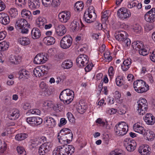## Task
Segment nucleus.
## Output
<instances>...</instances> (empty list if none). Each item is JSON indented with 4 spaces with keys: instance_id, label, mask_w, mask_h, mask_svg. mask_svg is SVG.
I'll use <instances>...</instances> for the list:
<instances>
[{
    "instance_id": "8",
    "label": "nucleus",
    "mask_w": 155,
    "mask_h": 155,
    "mask_svg": "<svg viewBox=\"0 0 155 155\" xmlns=\"http://www.w3.org/2000/svg\"><path fill=\"white\" fill-rule=\"evenodd\" d=\"M72 43V39L69 35L64 37L60 41V46L63 49L69 48Z\"/></svg>"
},
{
    "instance_id": "61",
    "label": "nucleus",
    "mask_w": 155,
    "mask_h": 155,
    "mask_svg": "<svg viewBox=\"0 0 155 155\" xmlns=\"http://www.w3.org/2000/svg\"><path fill=\"white\" fill-rule=\"evenodd\" d=\"M115 97L116 100H117V102L118 103H121V102L119 100V99L121 97V94L118 91H116L115 92Z\"/></svg>"
},
{
    "instance_id": "45",
    "label": "nucleus",
    "mask_w": 155,
    "mask_h": 155,
    "mask_svg": "<svg viewBox=\"0 0 155 155\" xmlns=\"http://www.w3.org/2000/svg\"><path fill=\"white\" fill-rule=\"evenodd\" d=\"M107 11L104 12L101 16V20L104 22H106L108 21V19L109 17V14L108 13Z\"/></svg>"
},
{
    "instance_id": "53",
    "label": "nucleus",
    "mask_w": 155,
    "mask_h": 155,
    "mask_svg": "<svg viewBox=\"0 0 155 155\" xmlns=\"http://www.w3.org/2000/svg\"><path fill=\"white\" fill-rule=\"evenodd\" d=\"M122 41L123 42V44L125 46L128 47L130 45V40L129 38H128L127 37H126V38L124 39L123 41Z\"/></svg>"
},
{
    "instance_id": "40",
    "label": "nucleus",
    "mask_w": 155,
    "mask_h": 155,
    "mask_svg": "<svg viewBox=\"0 0 155 155\" xmlns=\"http://www.w3.org/2000/svg\"><path fill=\"white\" fill-rule=\"evenodd\" d=\"M144 136H147V139L150 141L153 140L155 136V134L153 131L151 130L149 131L148 130H147L146 134Z\"/></svg>"
},
{
    "instance_id": "26",
    "label": "nucleus",
    "mask_w": 155,
    "mask_h": 155,
    "mask_svg": "<svg viewBox=\"0 0 155 155\" xmlns=\"http://www.w3.org/2000/svg\"><path fill=\"white\" fill-rule=\"evenodd\" d=\"M31 34L32 38L35 39L39 38L41 36V33L38 28H34L31 31Z\"/></svg>"
},
{
    "instance_id": "52",
    "label": "nucleus",
    "mask_w": 155,
    "mask_h": 155,
    "mask_svg": "<svg viewBox=\"0 0 155 155\" xmlns=\"http://www.w3.org/2000/svg\"><path fill=\"white\" fill-rule=\"evenodd\" d=\"M60 2L59 0H52L51 5L53 7L55 8L58 7L60 5Z\"/></svg>"
},
{
    "instance_id": "19",
    "label": "nucleus",
    "mask_w": 155,
    "mask_h": 155,
    "mask_svg": "<svg viewBox=\"0 0 155 155\" xmlns=\"http://www.w3.org/2000/svg\"><path fill=\"white\" fill-rule=\"evenodd\" d=\"M150 150L151 149L149 146L145 145L143 147H140L138 151L142 155H149L150 153Z\"/></svg>"
},
{
    "instance_id": "48",
    "label": "nucleus",
    "mask_w": 155,
    "mask_h": 155,
    "mask_svg": "<svg viewBox=\"0 0 155 155\" xmlns=\"http://www.w3.org/2000/svg\"><path fill=\"white\" fill-rule=\"evenodd\" d=\"M26 121L28 123L31 124L32 126H34L35 124V117H30L26 119Z\"/></svg>"
},
{
    "instance_id": "46",
    "label": "nucleus",
    "mask_w": 155,
    "mask_h": 155,
    "mask_svg": "<svg viewBox=\"0 0 155 155\" xmlns=\"http://www.w3.org/2000/svg\"><path fill=\"white\" fill-rule=\"evenodd\" d=\"M18 153L21 155H25L26 152L24 147L21 146H18L17 147Z\"/></svg>"
},
{
    "instance_id": "24",
    "label": "nucleus",
    "mask_w": 155,
    "mask_h": 155,
    "mask_svg": "<svg viewBox=\"0 0 155 155\" xmlns=\"http://www.w3.org/2000/svg\"><path fill=\"white\" fill-rule=\"evenodd\" d=\"M40 5L39 0H29L28 6L32 9H38Z\"/></svg>"
},
{
    "instance_id": "43",
    "label": "nucleus",
    "mask_w": 155,
    "mask_h": 155,
    "mask_svg": "<svg viewBox=\"0 0 155 155\" xmlns=\"http://www.w3.org/2000/svg\"><path fill=\"white\" fill-rule=\"evenodd\" d=\"M9 12L11 17L12 18L15 17L18 14V12L17 9L15 8H11L9 11Z\"/></svg>"
},
{
    "instance_id": "50",
    "label": "nucleus",
    "mask_w": 155,
    "mask_h": 155,
    "mask_svg": "<svg viewBox=\"0 0 155 155\" xmlns=\"http://www.w3.org/2000/svg\"><path fill=\"white\" fill-rule=\"evenodd\" d=\"M26 2V0H15V4L21 7L24 6Z\"/></svg>"
},
{
    "instance_id": "63",
    "label": "nucleus",
    "mask_w": 155,
    "mask_h": 155,
    "mask_svg": "<svg viewBox=\"0 0 155 155\" xmlns=\"http://www.w3.org/2000/svg\"><path fill=\"white\" fill-rule=\"evenodd\" d=\"M6 32L5 31L0 32V41L3 40L6 37Z\"/></svg>"
},
{
    "instance_id": "15",
    "label": "nucleus",
    "mask_w": 155,
    "mask_h": 155,
    "mask_svg": "<svg viewBox=\"0 0 155 155\" xmlns=\"http://www.w3.org/2000/svg\"><path fill=\"white\" fill-rule=\"evenodd\" d=\"M46 67L43 66L41 67H37L33 70L34 74L36 77H40L44 75L46 70Z\"/></svg>"
},
{
    "instance_id": "39",
    "label": "nucleus",
    "mask_w": 155,
    "mask_h": 155,
    "mask_svg": "<svg viewBox=\"0 0 155 155\" xmlns=\"http://www.w3.org/2000/svg\"><path fill=\"white\" fill-rule=\"evenodd\" d=\"M28 137V135L27 134L21 133L17 134L15 137V139L16 140L21 141L24 140Z\"/></svg>"
},
{
    "instance_id": "2",
    "label": "nucleus",
    "mask_w": 155,
    "mask_h": 155,
    "mask_svg": "<svg viewBox=\"0 0 155 155\" xmlns=\"http://www.w3.org/2000/svg\"><path fill=\"white\" fill-rule=\"evenodd\" d=\"M73 137V135L71 130L67 128L61 129L58 133V139L59 142L62 143V142H66L69 143L72 141Z\"/></svg>"
},
{
    "instance_id": "5",
    "label": "nucleus",
    "mask_w": 155,
    "mask_h": 155,
    "mask_svg": "<svg viewBox=\"0 0 155 155\" xmlns=\"http://www.w3.org/2000/svg\"><path fill=\"white\" fill-rule=\"evenodd\" d=\"M128 130V125L124 122L119 123L115 126V131L116 134L119 136H122L125 135Z\"/></svg>"
},
{
    "instance_id": "30",
    "label": "nucleus",
    "mask_w": 155,
    "mask_h": 155,
    "mask_svg": "<svg viewBox=\"0 0 155 155\" xmlns=\"http://www.w3.org/2000/svg\"><path fill=\"white\" fill-rule=\"evenodd\" d=\"M87 108V105L81 101L79 103L77 109L79 113L83 114L86 111Z\"/></svg>"
},
{
    "instance_id": "36",
    "label": "nucleus",
    "mask_w": 155,
    "mask_h": 155,
    "mask_svg": "<svg viewBox=\"0 0 155 155\" xmlns=\"http://www.w3.org/2000/svg\"><path fill=\"white\" fill-rule=\"evenodd\" d=\"M21 15L22 17L25 18L27 19H31V12L28 10L23 9L21 12Z\"/></svg>"
},
{
    "instance_id": "11",
    "label": "nucleus",
    "mask_w": 155,
    "mask_h": 155,
    "mask_svg": "<svg viewBox=\"0 0 155 155\" xmlns=\"http://www.w3.org/2000/svg\"><path fill=\"white\" fill-rule=\"evenodd\" d=\"M47 54L41 53L38 54L35 57L34 62L36 64H43L47 61Z\"/></svg>"
},
{
    "instance_id": "4",
    "label": "nucleus",
    "mask_w": 155,
    "mask_h": 155,
    "mask_svg": "<svg viewBox=\"0 0 155 155\" xmlns=\"http://www.w3.org/2000/svg\"><path fill=\"white\" fill-rule=\"evenodd\" d=\"M133 87L135 91L140 93L146 92L149 89L148 86L142 80H137L134 81Z\"/></svg>"
},
{
    "instance_id": "49",
    "label": "nucleus",
    "mask_w": 155,
    "mask_h": 155,
    "mask_svg": "<svg viewBox=\"0 0 155 155\" xmlns=\"http://www.w3.org/2000/svg\"><path fill=\"white\" fill-rule=\"evenodd\" d=\"M29 112L32 114L39 115L41 114L40 110L38 109H31L29 110Z\"/></svg>"
},
{
    "instance_id": "9",
    "label": "nucleus",
    "mask_w": 155,
    "mask_h": 155,
    "mask_svg": "<svg viewBox=\"0 0 155 155\" xmlns=\"http://www.w3.org/2000/svg\"><path fill=\"white\" fill-rule=\"evenodd\" d=\"M77 65L81 67L86 66L88 64L89 60L87 56L84 54H81L76 59Z\"/></svg>"
},
{
    "instance_id": "20",
    "label": "nucleus",
    "mask_w": 155,
    "mask_h": 155,
    "mask_svg": "<svg viewBox=\"0 0 155 155\" xmlns=\"http://www.w3.org/2000/svg\"><path fill=\"white\" fill-rule=\"evenodd\" d=\"M19 111L17 109L10 111L8 115L9 119L12 120H14L18 118L19 117Z\"/></svg>"
},
{
    "instance_id": "60",
    "label": "nucleus",
    "mask_w": 155,
    "mask_h": 155,
    "mask_svg": "<svg viewBox=\"0 0 155 155\" xmlns=\"http://www.w3.org/2000/svg\"><path fill=\"white\" fill-rule=\"evenodd\" d=\"M31 107L30 104L29 103L26 102L23 104V108L25 110H27L30 109Z\"/></svg>"
},
{
    "instance_id": "47",
    "label": "nucleus",
    "mask_w": 155,
    "mask_h": 155,
    "mask_svg": "<svg viewBox=\"0 0 155 155\" xmlns=\"http://www.w3.org/2000/svg\"><path fill=\"white\" fill-rule=\"evenodd\" d=\"M67 116L69 121L71 123L75 122V119L73 115L71 112H68L67 114Z\"/></svg>"
},
{
    "instance_id": "31",
    "label": "nucleus",
    "mask_w": 155,
    "mask_h": 155,
    "mask_svg": "<svg viewBox=\"0 0 155 155\" xmlns=\"http://www.w3.org/2000/svg\"><path fill=\"white\" fill-rule=\"evenodd\" d=\"M18 74L20 79H27L29 77V72L25 69H22L19 71Z\"/></svg>"
},
{
    "instance_id": "21",
    "label": "nucleus",
    "mask_w": 155,
    "mask_h": 155,
    "mask_svg": "<svg viewBox=\"0 0 155 155\" xmlns=\"http://www.w3.org/2000/svg\"><path fill=\"white\" fill-rule=\"evenodd\" d=\"M27 21L24 18H20L16 21L15 24L16 28L18 30L21 29L24 26L28 24Z\"/></svg>"
},
{
    "instance_id": "22",
    "label": "nucleus",
    "mask_w": 155,
    "mask_h": 155,
    "mask_svg": "<svg viewBox=\"0 0 155 155\" xmlns=\"http://www.w3.org/2000/svg\"><path fill=\"white\" fill-rule=\"evenodd\" d=\"M143 119L146 124L148 125H152L155 122V119L152 114H147Z\"/></svg>"
},
{
    "instance_id": "16",
    "label": "nucleus",
    "mask_w": 155,
    "mask_h": 155,
    "mask_svg": "<svg viewBox=\"0 0 155 155\" xmlns=\"http://www.w3.org/2000/svg\"><path fill=\"white\" fill-rule=\"evenodd\" d=\"M127 36V33L123 31H117L114 34L115 38L119 41H123Z\"/></svg>"
},
{
    "instance_id": "51",
    "label": "nucleus",
    "mask_w": 155,
    "mask_h": 155,
    "mask_svg": "<svg viewBox=\"0 0 155 155\" xmlns=\"http://www.w3.org/2000/svg\"><path fill=\"white\" fill-rule=\"evenodd\" d=\"M43 106L47 107V108H51L53 106V103L52 101H46L44 102Z\"/></svg>"
},
{
    "instance_id": "18",
    "label": "nucleus",
    "mask_w": 155,
    "mask_h": 155,
    "mask_svg": "<svg viewBox=\"0 0 155 155\" xmlns=\"http://www.w3.org/2000/svg\"><path fill=\"white\" fill-rule=\"evenodd\" d=\"M133 129L136 132L142 134L143 135L146 134L147 130L145 129L143 127L140 126L138 123H135L134 125Z\"/></svg>"
},
{
    "instance_id": "17",
    "label": "nucleus",
    "mask_w": 155,
    "mask_h": 155,
    "mask_svg": "<svg viewBox=\"0 0 155 155\" xmlns=\"http://www.w3.org/2000/svg\"><path fill=\"white\" fill-rule=\"evenodd\" d=\"M55 30L56 34L60 36L64 35L67 31V29L65 27L62 25L55 26Z\"/></svg>"
},
{
    "instance_id": "29",
    "label": "nucleus",
    "mask_w": 155,
    "mask_h": 155,
    "mask_svg": "<svg viewBox=\"0 0 155 155\" xmlns=\"http://www.w3.org/2000/svg\"><path fill=\"white\" fill-rule=\"evenodd\" d=\"M43 41L47 45H51L55 43V39L53 37L48 36L43 38Z\"/></svg>"
},
{
    "instance_id": "13",
    "label": "nucleus",
    "mask_w": 155,
    "mask_h": 155,
    "mask_svg": "<svg viewBox=\"0 0 155 155\" xmlns=\"http://www.w3.org/2000/svg\"><path fill=\"white\" fill-rule=\"evenodd\" d=\"M52 145L50 142H46L42 144L38 149V153L40 155H44L47 153L52 147Z\"/></svg>"
},
{
    "instance_id": "34",
    "label": "nucleus",
    "mask_w": 155,
    "mask_h": 155,
    "mask_svg": "<svg viewBox=\"0 0 155 155\" xmlns=\"http://www.w3.org/2000/svg\"><path fill=\"white\" fill-rule=\"evenodd\" d=\"M73 62L70 60H67L63 61L61 65V67L64 69H69L72 67Z\"/></svg>"
},
{
    "instance_id": "57",
    "label": "nucleus",
    "mask_w": 155,
    "mask_h": 155,
    "mask_svg": "<svg viewBox=\"0 0 155 155\" xmlns=\"http://www.w3.org/2000/svg\"><path fill=\"white\" fill-rule=\"evenodd\" d=\"M52 0H42L43 5L45 7L50 6Z\"/></svg>"
},
{
    "instance_id": "12",
    "label": "nucleus",
    "mask_w": 155,
    "mask_h": 155,
    "mask_svg": "<svg viewBox=\"0 0 155 155\" xmlns=\"http://www.w3.org/2000/svg\"><path fill=\"white\" fill-rule=\"evenodd\" d=\"M124 144L127 150L129 152L134 151L136 146V143L134 140H131L127 138L124 140Z\"/></svg>"
},
{
    "instance_id": "32",
    "label": "nucleus",
    "mask_w": 155,
    "mask_h": 155,
    "mask_svg": "<svg viewBox=\"0 0 155 155\" xmlns=\"http://www.w3.org/2000/svg\"><path fill=\"white\" fill-rule=\"evenodd\" d=\"M9 60L12 63L16 64L21 61V57L18 55H11L10 57Z\"/></svg>"
},
{
    "instance_id": "28",
    "label": "nucleus",
    "mask_w": 155,
    "mask_h": 155,
    "mask_svg": "<svg viewBox=\"0 0 155 155\" xmlns=\"http://www.w3.org/2000/svg\"><path fill=\"white\" fill-rule=\"evenodd\" d=\"M131 63V60L130 58H127L123 62L121 65L122 69L123 71H127L130 67Z\"/></svg>"
},
{
    "instance_id": "64",
    "label": "nucleus",
    "mask_w": 155,
    "mask_h": 155,
    "mask_svg": "<svg viewBox=\"0 0 155 155\" xmlns=\"http://www.w3.org/2000/svg\"><path fill=\"white\" fill-rule=\"evenodd\" d=\"M67 120L65 118H63L60 120V124L59 125V126L61 127L62 125H63L66 124Z\"/></svg>"
},
{
    "instance_id": "23",
    "label": "nucleus",
    "mask_w": 155,
    "mask_h": 155,
    "mask_svg": "<svg viewBox=\"0 0 155 155\" xmlns=\"http://www.w3.org/2000/svg\"><path fill=\"white\" fill-rule=\"evenodd\" d=\"M10 21L9 16L5 13H0V22L4 25L8 24Z\"/></svg>"
},
{
    "instance_id": "7",
    "label": "nucleus",
    "mask_w": 155,
    "mask_h": 155,
    "mask_svg": "<svg viewBox=\"0 0 155 155\" xmlns=\"http://www.w3.org/2000/svg\"><path fill=\"white\" fill-rule=\"evenodd\" d=\"M137 111L138 114L143 115L146 112L148 109V104L147 101L145 99L142 98L137 102Z\"/></svg>"
},
{
    "instance_id": "1",
    "label": "nucleus",
    "mask_w": 155,
    "mask_h": 155,
    "mask_svg": "<svg viewBox=\"0 0 155 155\" xmlns=\"http://www.w3.org/2000/svg\"><path fill=\"white\" fill-rule=\"evenodd\" d=\"M74 148L71 145L58 146L53 152V155H71L74 152Z\"/></svg>"
},
{
    "instance_id": "38",
    "label": "nucleus",
    "mask_w": 155,
    "mask_h": 155,
    "mask_svg": "<svg viewBox=\"0 0 155 155\" xmlns=\"http://www.w3.org/2000/svg\"><path fill=\"white\" fill-rule=\"evenodd\" d=\"M145 20L148 22L152 23L155 21V15H152L146 13L144 16Z\"/></svg>"
},
{
    "instance_id": "62",
    "label": "nucleus",
    "mask_w": 155,
    "mask_h": 155,
    "mask_svg": "<svg viewBox=\"0 0 155 155\" xmlns=\"http://www.w3.org/2000/svg\"><path fill=\"white\" fill-rule=\"evenodd\" d=\"M5 7L4 2L0 0V12L3 11L5 8Z\"/></svg>"
},
{
    "instance_id": "6",
    "label": "nucleus",
    "mask_w": 155,
    "mask_h": 155,
    "mask_svg": "<svg viewBox=\"0 0 155 155\" xmlns=\"http://www.w3.org/2000/svg\"><path fill=\"white\" fill-rule=\"evenodd\" d=\"M132 46L134 49L139 51L140 54L145 56L148 54L147 50L143 46L142 42L137 41L132 43Z\"/></svg>"
},
{
    "instance_id": "44",
    "label": "nucleus",
    "mask_w": 155,
    "mask_h": 155,
    "mask_svg": "<svg viewBox=\"0 0 155 155\" xmlns=\"http://www.w3.org/2000/svg\"><path fill=\"white\" fill-rule=\"evenodd\" d=\"M123 151L121 150L116 149L111 152L109 155H123Z\"/></svg>"
},
{
    "instance_id": "58",
    "label": "nucleus",
    "mask_w": 155,
    "mask_h": 155,
    "mask_svg": "<svg viewBox=\"0 0 155 155\" xmlns=\"http://www.w3.org/2000/svg\"><path fill=\"white\" fill-rule=\"evenodd\" d=\"M154 27L153 24L148 23L146 25L145 27V28L146 31H148L151 30Z\"/></svg>"
},
{
    "instance_id": "59",
    "label": "nucleus",
    "mask_w": 155,
    "mask_h": 155,
    "mask_svg": "<svg viewBox=\"0 0 155 155\" xmlns=\"http://www.w3.org/2000/svg\"><path fill=\"white\" fill-rule=\"evenodd\" d=\"M35 124H34V126L35 125H40L42 122V119L38 117H35Z\"/></svg>"
},
{
    "instance_id": "33",
    "label": "nucleus",
    "mask_w": 155,
    "mask_h": 155,
    "mask_svg": "<svg viewBox=\"0 0 155 155\" xmlns=\"http://www.w3.org/2000/svg\"><path fill=\"white\" fill-rule=\"evenodd\" d=\"M18 41L21 45L24 46L28 45L30 44L31 42L29 38L26 37L19 38Z\"/></svg>"
},
{
    "instance_id": "25",
    "label": "nucleus",
    "mask_w": 155,
    "mask_h": 155,
    "mask_svg": "<svg viewBox=\"0 0 155 155\" xmlns=\"http://www.w3.org/2000/svg\"><path fill=\"white\" fill-rule=\"evenodd\" d=\"M70 27L73 32L78 31L80 29L79 21L77 19L74 20L71 22Z\"/></svg>"
},
{
    "instance_id": "54",
    "label": "nucleus",
    "mask_w": 155,
    "mask_h": 155,
    "mask_svg": "<svg viewBox=\"0 0 155 155\" xmlns=\"http://www.w3.org/2000/svg\"><path fill=\"white\" fill-rule=\"evenodd\" d=\"M141 28L138 24H136L134 26L133 30L137 33H140L141 32Z\"/></svg>"
},
{
    "instance_id": "56",
    "label": "nucleus",
    "mask_w": 155,
    "mask_h": 155,
    "mask_svg": "<svg viewBox=\"0 0 155 155\" xmlns=\"http://www.w3.org/2000/svg\"><path fill=\"white\" fill-rule=\"evenodd\" d=\"M30 26V25L28 24L23 27V28H21V29H20V30H21V32L22 33H27L28 31V28Z\"/></svg>"
},
{
    "instance_id": "14",
    "label": "nucleus",
    "mask_w": 155,
    "mask_h": 155,
    "mask_svg": "<svg viewBox=\"0 0 155 155\" xmlns=\"http://www.w3.org/2000/svg\"><path fill=\"white\" fill-rule=\"evenodd\" d=\"M70 13L68 12H62L58 15L60 21L63 23L67 22L70 19Z\"/></svg>"
},
{
    "instance_id": "27",
    "label": "nucleus",
    "mask_w": 155,
    "mask_h": 155,
    "mask_svg": "<svg viewBox=\"0 0 155 155\" xmlns=\"http://www.w3.org/2000/svg\"><path fill=\"white\" fill-rule=\"evenodd\" d=\"M91 12L90 11H85L84 15V18L85 21L88 23H91L94 21L92 18Z\"/></svg>"
},
{
    "instance_id": "10",
    "label": "nucleus",
    "mask_w": 155,
    "mask_h": 155,
    "mask_svg": "<svg viewBox=\"0 0 155 155\" xmlns=\"http://www.w3.org/2000/svg\"><path fill=\"white\" fill-rule=\"evenodd\" d=\"M117 15L120 19L124 20L130 17L131 16L130 11L125 8H122L118 10Z\"/></svg>"
},
{
    "instance_id": "55",
    "label": "nucleus",
    "mask_w": 155,
    "mask_h": 155,
    "mask_svg": "<svg viewBox=\"0 0 155 155\" xmlns=\"http://www.w3.org/2000/svg\"><path fill=\"white\" fill-rule=\"evenodd\" d=\"M104 57L106 59V61L109 62L111 61L112 57L110 56V53L107 52L104 54Z\"/></svg>"
},
{
    "instance_id": "42",
    "label": "nucleus",
    "mask_w": 155,
    "mask_h": 155,
    "mask_svg": "<svg viewBox=\"0 0 155 155\" xmlns=\"http://www.w3.org/2000/svg\"><path fill=\"white\" fill-rule=\"evenodd\" d=\"M9 46L8 42L5 41H3L0 43V48L2 51H4L7 50Z\"/></svg>"
},
{
    "instance_id": "3",
    "label": "nucleus",
    "mask_w": 155,
    "mask_h": 155,
    "mask_svg": "<svg viewBox=\"0 0 155 155\" xmlns=\"http://www.w3.org/2000/svg\"><path fill=\"white\" fill-rule=\"evenodd\" d=\"M74 95V92L72 91L66 89L61 93L59 98L64 104H68L73 101Z\"/></svg>"
},
{
    "instance_id": "37",
    "label": "nucleus",
    "mask_w": 155,
    "mask_h": 155,
    "mask_svg": "<svg viewBox=\"0 0 155 155\" xmlns=\"http://www.w3.org/2000/svg\"><path fill=\"white\" fill-rule=\"evenodd\" d=\"M46 124L48 126L54 127L56 124V121L52 117H48L45 121Z\"/></svg>"
},
{
    "instance_id": "41",
    "label": "nucleus",
    "mask_w": 155,
    "mask_h": 155,
    "mask_svg": "<svg viewBox=\"0 0 155 155\" xmlns=\"http://www.w3.org/2000/svg\"><path fill=\"white\" fill-rule=\"evenodd\" d=\"M84 6L83 3L82 2H76L74 6V8L78 11L82 10Z\"/></svg>"
},
{
    "instance_id": "35",
    "label": "nucleus",
    "mask_w": 155,
    "mask_h": 155,
    "mask_svg": "<svg viewBox=\"0 0 155 155\" xmlns=\"http://www.w3.org/2000/svg\"><path fill=\"white\" fill-rule=\"evenodd\" d=\"M46 20L43 17H38L36 20V23L38 26L40 28H42L44 25L46 23Z\"/></svg>"
}]
</instances>
